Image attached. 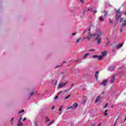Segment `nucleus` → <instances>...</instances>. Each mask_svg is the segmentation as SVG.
Here are the masks:
<instances>
[{"label": "nucleus", "instance_id": "nucleus-1", "mask_svg": "<svg viewBox=\"0 0 126 126\" xmlns=\"http://www.w3.org/2000/svg\"><path fill=\"white\" fill-rule=\"evenodd\" d=\"M102 36V31L99 29L96 30V32L95 33L91 34L90 32H89V36H87L88 40H91L92 37H94V40H97L98 38H100Z\"/></svg>", "mask_w": 126, "mask_h": 126}, {"label": "nucleus", "instance_id": "nucleus-2", "mask_svg": "<svg viewBox=\"0 0 126 126\" xmlns=\"http://www.w3.org/2000/svg\"><path fill=\"white\" fill-rule=\"evenodd\" d=\"M107 55V51H103L102 53V56L94 55L93 56V59H98L99 61H101L103 59V57L106 56Z\"/></svg>", "mask_w": 126, "mask_h": 126}, {"label": "nucleus", "instance_id": "nucleus-3", "mask_svg": "<svg viewBox=\"0 0 126 126\" xmlns=\"http://www.w3.org/2000/svg\"><path fill=\"white\" fill-rule=\"evenodd\" d=\"M116 20H119L120 18H121V16H122V12L120 11V9L116 11Z\"/></svg>", "mask_w": 126, "mask_h": 126}, {"label": "nucleus", "instance_id": "nucleus-4", "mask_svg": "<svg viewBox=\"0 0 126 126\" xmlns=\"http://www.w3.org/2000/svg\"><path fill=\"white\" fill-rule=\"evenodd\" d=\"M120 22H122V27L123 28L126 27V19L124 20L123 18H121L120 20Z\"/></svg>", "mask_w": 126, "mask_h": 126}, {"label": "nucleus", "instance_id": "nucleus-5", "mask_svg": "<svg viewBox=\"0 0 126 126\" xmlns=\"http://www.w3.org/2000/svg\"><path fill=\"white\" fill-rule=\"evenodd\" d=\"M67 84V82H62L58 85V88H63L64 86H65Z\"/></svg>", "mask_w": 126, "mask_h": 126}, {"label": "nucleus", "instance_id": "nucleus-6", "mask_svg": "<svg viewBox=\"0 0 126 126\" xmlns=\"http://www.w3.org/2000/svg\"><path fill=\"white\" fill-rule=\"evenodd\" d=\"M116 79V75H113L110 78V83H114L115 80Z\"/></svg>", "mask_w": 126, "mask_h": 126}, {"label": "nucleus", "instance_id": "nucleus-7", "mask_svg": "<svg viewBox=\"0 0 126 126\" xmlns=\"http://www.w3.org/2000/svg\"><path fill=\"white\" fill-rule=\"evenodd\" d=\"M108 83V79L103 80L102 82L100 83V85H103V86H106L107 83Z\"/></svg>", "mask_w": 126, "mask_h": 126}, {"label": "nucleus", "instance_id": "nucleus-8", "mask_svg": "<svg viewBox=\"0 0 126 126\" xmlns=\"http://www.w3.org/2000/svg\"><path fill=\"white\" fill-rule=\"evenodd\" d=\"M78 107V104L76 103H74L72 106H71L68 108L66 109V110H68L69 109H74L75 108H77Z\"/></svg>", "mask_w": 126, "mask_h": 126}, {"label": "nucleus", "instance_id": "nucleus-9", "mask_svg": "<svg viewBox=\"0 0 126 126\" xmlns=\"http://www.w3.org/2000/svg\"><path fill=\"white\" fill-rule=\"evenodd\" d=\"M94 41H97L96 43L97 45H100L101 43H102V38H97L96 40H94Z\"/></svg>", "mask_w": 126, "mask_h": 126}, {"label": "nucleus", "instance_id": "nucleus-10", "mask_svg": "<svg viewBox=\"0 0 126 126\" xmlns=\"http://www.w3.org/2000/svg\"><path fill=\"white\" fill-rule=\"evenodd\" d=\"M123 46H124V42H122L121 43H120L117 46V49L118 50L121 49V48H122L123 47Z\"/></svg>", "mask_w": 126, "mask_h": 126}, {"label": "nucleus", "instance_id": "nucleus-11", "mask_svg": "<svg viewBox=\"0 0 126 126\" xmlns=\"http://www.w3.org/2000/svg\"><path fill=\"white\" fill-rule=\"evenodd\" d=\"M40 119V116H38V117H36L35 122V126H37V125L38 124V122H39Z\"/></svg>", "mask_w": 126, "mask_h": 126}, {"label": "nucleus", "instance_id": "nucleus-12", "mask_svg": "<svg viewBox=\"0 0 126 126\" xmlns=\"http://www.w3.org/2000/svg\"><path fill=\"white\" fill-rule=\"evenodd\" d=\"M87 11H91L92 12H94V14L97 13V11L96 10L93 11V8L88 9Z\"/></svg>", "mask_w": 126, "mask_h": 126}, {"label": "nucleus", "instance_id": "nucleus-13", "mask_svg": "<svg viewBox=\"0 0 126 126\" xmlns=\"http://www.w3.org/2000/svg\"><path fill=\"white\" fill-rule=\"evenodd\" d=\"M116 67H115L114 66H110L109 67V71H113V70H114V69H115V68Z\"/></svg>", "mask_w": 126, "mask_h": 126}, {"label": "nucleus", "instance_id": "nucleus-14", "mask_svg": "<svg viewBox=\"0 0 126 126\" xmlns=\"http://www.w3.org/2000/svg\"><path fill=\"white\" fill-rule=\"evenodd\" d=\"M98 74H99V71H96L95 72V79H96V81H97V80H98Z\"/></svg>", "mask_w": 126, "mask_h": 126}, {"label": "nucleus", "instance_id": "nucleus-15", "mask_svg": "<svg viewBox=\"0 0 126 126\" xmlns=\"http://www.w3.org/2000/svg\"><path fill=\"white\" fill-rule=\"evenodd\" d=\"M90 54L89 53H87L83 57V59L85 60L87 58L88 56H89Z\"/></svg>", "mask_w": 126, "mask_h": 126}, {"label": "nucleus", "instance_id": "nucleus-16", "mask_svg": "<svg viewBox=\"0 0 126 126\" xmlns=\"http://www.w3.org/2000/svg\"><path fill=\"white\" fill-rule=\"evenodd\" d=\"M45 122L46 123H48V122H50V119H49V117H45Z\"/></svg>", "mask_w": 126, "mask_h": 126}, {"label": "nucleus", "instance_id": "nucleus-17", "mask_svg": "<svg viewBox=\"0 0 126 126\" xmlns=\"http://www.w3.org/2000/svg\"><path fill=\"white\" fill-rule=\"evenodd\" d=\"M99 99H100V97L97 96L95 101V103H98V101H99Z\"/></svg>", "mask_w": 126, "mask_h": 126}, {"label": "nucleus", "instance_id": "nucleus-18", "mask_svg": "<svg viewBox=\"0 0 126 126\" xmlns=\"http://www.w3.org/2000/svg\"><path fill=\"white\" fill-rule=\"evenodd\" d=\"M63 105H61L60 107V108L59 109V112H62V111H63Z\"/></svg>", "mask_w": 126, "mask_h": 126}, {"label": "nucleus", "instance_id": "nucleus-19", "mask_svg": "<svg viewBox=\"0 0 126 126\" xmlns=\"http://www.w3.org/2000/svg\"><path fill=\"white\" fill-rule=\"evenodd\" d=\"M55 122V120H52L51 122H50L47 125V126H51V125H52V124L54 123V122Z\"/></svg>", "mask_w": 126, "mask_h": 126}, {"label": "nucleus", "instance_id": "nucleus-20", "mask_svg": "<svg viewBox=\"0 0 126 126\" xmlns=\"http://www.w3.org/2000/svg\"><path fill=\"white\" fill-rule=\"evenodd\" d=\"M100 21H104V18H103V16H100L99 18Z\"/></svg>", "mask_w": 126, "mask_h": 126}, {"label": "nucleus", "instance_id": "nucleus-21", "mask_svg": "<svg viewBox=\"0 0 126 126\" xmlns=\"http://www.w3.org/2000/svg\"><path fill=\"white\" fill-rule=\"evenodd\" d=\"M13 120H14V118H12L11 120H10V123L12 126L13 125Z\"/></svg>", "mask_w": 126, "mask_h": 126}, {"label": "nucleus", "instance_id": "nucleus-22", "mask_svg": "<svg viewBox=\"0 0 126 126\" xmlns=\"http://www.w3.org/2000/svg\"><path fill=\"white\" fill-rule=\"evenodd\" d=\"M107 112H108V110L107 109L105 110L104 112V116H108V113H107Z\"/></svg>", "mask_w": 126, "mask_h": 126}, {"label": "nucleus", "instance_id": "nucleus-23", "mask_svg": "<svg viewBox=\"0 0 126 126\" xmlns=\"http://www.w3.org/2000/svg\"><path fill=\"white\" fill-rule=\"evenodd\" d=\"M23 126V124L21 122H18V126Z\"/></svg>", "mask_w": 126, "mask_h": 126}, {"label": "nucleus", "instance_id": "nucleus-24", "mask_svg": "<svg viewBox=\"0 0 126 126\" xmlns=\"http://www.w3.org/2000/svg\"><path fill=\"white\" fill-rule=\"evenodd\" d=\"M85 12H86V10H84L82 13V16H80V18H82V16H83L85 14Z\"/></svg>", "mask_w": 126, "mask_h": 126}, {"label": "nucleus", "instance_id": "nucleus-25", "mask_svg": "<svg viewBox=\"0 0 126 126\" xmlns=\"http://www.w3.org/2000/svg\"><path fill=\"white\" fill-rule=\"evenodd\" d=\"M21 113H24V110L19 111L18 114H21Z\"/></svg>", "mask_w": 126, "mask_h": 126}, {"label": "nucleus", "instance_id": "nucleus-26", "mask_svg": "<svg viewBox=\"0 0 126 126\" xmlns=\"http://www.w3.org/2000/svg\"><path fill=\"white\" fill-rule=\"evenodd\" d=\"M104 12H105L104 16H107V15H108V12H107V11H104Z\"/></svg>", "mask_w": 126, "mask_h": 126}, {"label": "nucleus", "instance_id": "nucleus-27", "mask_svg": "<svg viewBox=\"0 0 126 126\" xmlns=\"http://www.w3.org/2000/svg\"><path fill=\"white\" fill-rule=\"evenodd\" d=\"M109 23L110 24H113L114 22H113V21L111 20V19H109Z\"/></svg>", "mask_w": 126, "mask_h": 126}, {"label": "nucleus", "instance_id": "nucleus-28", "mask_svg": "<svg viewBox=\"0 0 126 126\" xmlns=\"http://www.w3.org/2000/svg\"><path fill=\"white\" fill-rule=\"evenodd\" d=\"M80 40H81V38H78L76 40V43H78V42H79Z\"/></svg>", "mask_w": 126, "mask_h": 126}, {"label": "nucleus", "instance_id": "nucleus-29", "mask_svg": "<svg viewBox=\"0 0 126 126\" xmlns=\"http://www.w3.org/2000/svg\"><path fill=\"white\" fill-rule=\"evenodd\" d=\"M69 97H70V94L68 95L67 96H66L64 99H68V98H69Z\"/></svg>", "mask_w": 126, "mask_h": 126}, {"label": "nucleus", "instance_id": "nucleus-30", "mask_svg": "<svg viewBox=\"0 0 126 126\" xmlns=\"http://www.w3.org/2000/svg\"><path fill=\"white\" fill-rule=\"evenodd\" d=\"M108 107V103H106L105 105L103 107V108L105 109Z\"/></svg>", "mask_w": 126, "mask_h": 126}, {"label": "nucleus", "instance_id": "nucleus-31", "mask_svg": "<svg viewBox=\"0 0 126 126\" xmlns=\"http://www.w3.org/2000/svg\"><path fill=\"white\" fill-rule=\"evenodd\" d=\"M89 52H95V50L94 49H91L89 50Z\"/></svg>", "mask_w": 126, "mask_h": 126}, {"label": "nucleus", "instance_id": "nucleus-32", "mask_svg": "<svg viewBox=\"0 0 126 126\" xmlns=\"http://www.w3.org/2000/svg\"><path fill=\"white\" fill-rule=\"evenodd\" d=\"M22 120V118H21V117L19 119V121H18V123H20V122H21Z\"/></svg>", "mask_w": 126, "mask_h": 126}, {"label": "nucleus", "instance_id": "nucleus-33", "mask_svg": "<svg viewBox=\"0 0 126 126\" xmlns=\"http://www.w3.org/2000/svg\"><path fill=\"white\" fill-rule=\"evenodd\" d=\"M58 98H59V96H56L54 97V100H57V99H58Z\"/></svg>", "mask_w": 126, "mask_h": 126}, {"label": "nucleus", "instance_id": "nucleus-34", "mask_svg": "<svg viewBox=\"0 0 126 126\" xmlns=\"http://www.w3.org/2000/svg\"><path fill=\"white\" fill-rule=\"evenodd\" d=\"M123 73H124V71H121L120 72V75H123Z\"/></svg>", "mask_w": 126, "mask_h": 126}, {"label": "nucleus", "instance_id": "nucleus-35", "mask_svg": "<svg viewBox=\"0 0 126 126\" xmlns=\"http://www.w3.org/2000/svg\"><path fill=\"white\" fill-rule=\"evenodd\" d=\"M31 96H33L34 95V92H32L30 94Z\"/></svg>", "mask_w": 126, "mask_h": 126}, {"label": "nucleus", "instance_id": "nucleus-36", "mask_svg": "<svg viewBox=\"0 0 126 126\" xmlns=\"http://www.w3.org/2000/svg\"><path fill=\"white\" fill-rule=\"evenodd\" d=\"M60 65L56 66L55 67V68H58V67H60ZM61 66H63V65H61Z\"/></svg>", "mask_w": 126, "mask_h": 126}, {"label": "nucleus", "instance_id": "nucleus-37", "mask_svg": "<svg viewBox=\"0 0 126 126\" xmlns=\"http://www.w3.org/2000/svg\"><path fill=\"white\" fill-rule=\"evenodd\" d=\"M123 27H121V28L120 29V32H123Z\"/></svg>", "mask_w": 126, "mask_h": 126}, {"label": "nucleus", "instance_id": "nucleus-38", "mask_svg": "<svg viewBox=\"0 0 126 126\" xmlns=\"http://www.w3.org/2000/svg\"><path fill=\"white\" fill-rule=\"evenodd\" d=\"M25 121H26V118H24L23 119V122H25Z\"/></svg>", "mask_w": 126, "mask_h": 126}, {"label": "nucleus", "instance_id": "nucleus-39", "mask_svg": "<svg viewBox=\"0 0 126 126\" xmlns=\"http://www.w3.org/2000/svg\"><path fill=\"white\" fill-rule=\"evenodd\" d=\"M73 86H74V84H72L71 85V87L70 89H71V88H72V87H73Z\"/></svg>", "mask_w": 126, "mask_h": 126}, {"label": "nucleus", "instance_id": "nucleus-40", "mask_svg": "<svg viewBox=\"0 0 126 126\" xmlns=\"http://www.w3.org/2000/svg\"><path fill=\"white\" fill-rule=\"evenodd\" d=\"M51 110H55V106H52Z\"/></svg>", "mask_w": 126, "mask_h": 126}, {"label": "nucleus", "instance_id": "nucleus-41", "mask_svg": "<svg viewBox=\"0 0 126 126\" xmlns=\"http://www.w3.org/2000/svg\"><path fill=\"white\" fill-rule=\"evenodd\" d=\"M117 121H118V119L116 120V121L114 123L115 126H116V124H117Z\"/></svg>", "mask_w": 126, "mask_h": 126}, {"label": "nucleus", "instance_id": "nucleus-42", "mask_svg": "<svg viewBox=\"0 0 126 126\" xmlns=\"http://www.w3.org/2000/svg\"><path fill=\"white\" fill-rule=\"evenodd\" d=\"M83 39L85 40V39H87V36L84 37Z\"/></svg>", "mask_w": 126, "mask_h": 126}, {"label": "nucleus", "instance_id": "nucleus-43", "mask_svg": "<svg viewBox=\"0 0 126 126\" xmlns=\"http://www.w3.org/2000/svg\"><path fill=\"white\" fill-rule=\"evenodd\" d=\"M75 34H76V33H73L72 34V36H74V35H75Z\"/></svg>", "mask_w": 126, "mask_h": 126}, {"label": "nucleus", "instance_id": "nucleus-44", "mask_svg": "<svg viewBox=\"0 0 126 126\" xmlns=\"http://www.w3.org/2000/svg\"><path fill=\"white\" fill-rule=\"evenodd\" d=\"M88 31L89 32L91 31V28H89L88 29Z\"/></svg>", "mask_w": 126, "mask_h": 126}, {"label": "nucleus", "instance_id": "nucleus-45", "mask_svg": "<svg viewBox=\"0 0 126 126\" xmlns=\"http://www.w3.org/2000/svg\"><path fill=\"white\" fill-rule=\"evenodd\" d=\"M110 44V41H107V45H109Z\"/></svg>", "mask_w": 126, "mask_h": 126}, {"label": "nucleus", "instance_id": "nucleus-46", "mask_svg": "<svg viewBox=\"0 0 126 126\" xmlns=\"http://www.w3.org/2000/svg\"><path fill=\"white\" fill-rule=\"evenodd\" d=\"M106 40H107V42L108 41H109V38L107 37V38H106Z\"/></svg>", "mask_w": 126, "mask_h": 126}, {"label": "nucleus", "instance_id": "nucleus-47", "mask_svg": "<svg viewBox=\"0 0 126 126\" xmlns=\"http://www.w3.org/2000/svg\"><path fill=\"white\" fill-rule=\"evenodd\" d=\"M66 62L65 61H63V63H65Z\"/></svg>", "mask_w": 126, "mask_h": 126}, {"label": "nucleus", "instance_id": "nucleus-48", "mask_svg": "<svg viewBox=\"0 0 126 126\" xmlns=\"http://www.w3.org/2000/svg\"><path fill=\"white\" fill-rule=\"evenodd\" d=\"M67 91H69V90H65V91H64V92H67Z\"/></svg>", "mask_w": 126, "mask_h": 126}, {"label": "nucleus", "instance_id": "nucleus-49", "mask_svg": "<svg viewBox=\"0 0 126 126\" xmlns=\"http://www.w3.org/2000/svg\"><path fill=\"white\" fill-rule=\"evenodd\" d=\"M86 32V30H85V31H84L83 34H84Z\"/></svg>", "mask_w": 126, "mask_h": 126}, {"label": "nucleus", "instance_id": "nucleus-50", "mask_svg": "<svg viewBox=\"0 0 126 126\" xmlns=\"http://www.w3.org/2000/svg\"><path fill=\"white\" fill-rule=\"evenodd\" d=\"M81 2H83V0H80Z\"/></svg>", "mask_w": 126, "mask_h": 126}, {"label": "nucleus", "instance_id": "nucleus-51", "mask_svg": "<svg viewBox=\"0 0 126 126\" xmlns=\"http://www.w3.org/2000/svg\"><path fill=\"white\" fill-rule=\"evenodd\" d=\"M101 126V123H99V124L97 126Z\"/></svg>", "mask_w": 126, "mask_h": 126}, {"label": "nucleus", "instance_id": "nucleus-52", "mask_svg": "<svg viewBox=\"0 0 126 126\" xmlns=\"http://www.w3.org/2000/svg\"><path fill=\"white\" fill-rule=\"evenodd\" d=\"M126 117L125 119L124 120V122H126Z\"/></svg>", "mask_w": 126, "mask_h": 126}, {"label": "nucleus", "instance_id": "nucleus-53", "mask_svg": "<svg viewBox=\"0 0 126 126\" xmlns=\"http://www.w3.org/2000/svg\"><path fill=\"white\" fill-rule=\"evenodd\" d=\"M124 14H125V15H126V12H125L124 13Z\"/></svg>", "mask_w": 126, "mask_h": 126}, {"label": "nucleus", "instance_id": "nucleus-54", "mask_svg": "<svg viewBox=\"0 0 126 126\" xmlns=\"http://www.w3.org/2000/svg\"><path fill=\"white\" fill-rule=\"evenodd\" d=\"M61 92H60V93H58V94H61Z\"/></svg>", "mask_w": 126, "mask_h": 126}, {"label": "nucleus", "instance_id": "nucleus-55", "mask_svg": "<svg viewBox=\"0 0 126 126\" xmlns=\"http://www.w3.org/2000/svg\"><path fill=\"white\" fill-rule=\"evenodd\" d=\"M80 90H84V89H82V90H81V89H80Z\"/></svg>", "mask_w": 126, "mask_h": 126}, {"label": "nucleus", "instance_id": "nucleus-56", "mask_svg": "<svg viewBox=\"0 0 126 126\" xmlns=\"http://www.w3.org/2000/svg\"><path fill=\"white\" fill-rule=\"evenodd\" d=\"M102 94H104V92H102Z\"/></svg>", "mask_w": 126, "mask_h": 126}, {"label": "nucleus", "instance_id": "nucleus-57", "mask_svg": "<svg viewBox=\"0 0 126 126\" xmlns=\"http://www.w3.org/2000/svg\"><path fill=\"white\" fill-rule=\"evenodd\" d=\"M113 126H116V125H115V124H114Z\"/></svg>", "mask_w": 126, "mask_h": 126}, {"label": "nucleus", "instance_id": "nucleus-58", "mask_svg": "<svg viewBox=\"0 0 126 126\" xmlns=\"http://www.w3.org/2000/svg\"><path fill=\"white\" fill-rule=\"evenodd\" d=\"M61 114H62V113H60V115H61Z\"/></svg>", "mask_w": 126, "mask_h": 126}, {"label": "nucleus", "instance_id": "nucleus-59", "mask_svg": "<svg viewBox=\"0 0 126 126\" xmlns=\"http://www.w3.org/2000/svg\"><path fill=\"white\" fill-rule=\"evenodd\" d=\"M93 126H94V125H93Z\"/></svg>", "mask_w": 126, "mask_h": 126}]
</instances>
